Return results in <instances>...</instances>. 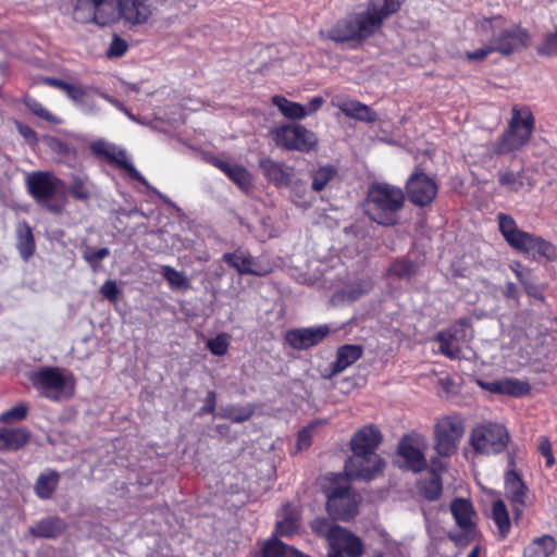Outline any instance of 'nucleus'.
Returning a JSON list of instances; mask_svg holds the SVG:
<instances>
[{
  "mask_svg": "<svg viewBox=\"0 0 557 557\" xmlns=\"http://www.w3.org/2000/svg\"><path fill=\"white\" fill-rule=\"evenodd\" d=\"M404 1L370 0L366 12L350 14L338 21L325 37L336 42L366 39L381 28L384 20L399 10Z\"/></svg>",
  "mask_w": 557,
  "mask_h": 557,
  "instance_id": "1",
  "label": "nucleus"
},
{
  "mask_svg": "<svg viewBox=\"0 0 557 557\" xmlns=\"http://www.w3.org/2000/svg\"><path fill=\"white\" fill-rule=\"evenodd\" d=\"M382 440L381 432L366 425L350 441L354 455L345 463V474L351 480L371 481L383 473L384 460L375 453Z\"/></svg>",
  "mask_w": 557,
  "mask_h": 557,
  "instance_id": "2",
  "label": "nucleus"
},
{
  "mask_svg": "<svg viewBox=\"0 0 557 557\" xmlns=\"http://www.w3.org/2000/svg\"><path fill=\"white\" fill-rule=\"evenodd\" d=\"M25 186L35 202L53 214L67 205L65 183L51 171H34L26 175Z\"/></svg>",
  "mask_w": 557,
  "mask_h": 557,
  "instance_id": "3",
  "label": "nucleus"
},
{
  "mask_svg": "<svg viewBox=\"0 0 557 557\" xmlns=\"http://www.w3.org/2000/svg\"><path fill=\"white\" fill-rule=\"evenodd\" d=\"M405 203V194L398 187L379 183L369 188L366 199V213L380 225L397 223L398 213Z\"/></svg>",
  "mask_w": 557,
  "mask_h": 557,
  "instance_id": "4",
  "label": "nucleus"
},
{
  "mask_svg": "<svg viewBox=\"0 0 557 557\" xmlns=\"http://www.w3.org/2000/svg\"><path fill=\"white\" fill-rule=\"evenodd\" d=\"M534 127L535 120L530 108L527 106H515L506 129L493 145L494 153L504 156L521 150L529 144Z\"/></svg>",
  "mask_w": 557,
  "mask_h": 557,
  "instance_id": "5",
  "label": "nucleus"
},
{
  "mask_svg": "<svg viewBox=\"0 0 557 557\" xmlns=\"http://www.w3.org/2000/svg\"><path fill=\"white\" fill-rule=\"evenodd\" d=\"M498 227L506 243L513 249L532 253L554 261L557 259V247L541 236L520 230L515 219L506 213H498Z\"/></svg>",
  "mask_w": 557,
  "mask_h": 557,
  "instance_id": "6",
  "label": "nucleus"
},
{
  "mask_svg": "<svg viewBox=\"0 0 557 557\" xmlns=\"http://www.w3.org/2000/svg\"><path fill=\"white\" fill-rule=\"evenodd\" d=\"M32 386L41 397L51 401H62L75 393L74 375L59 367H41L28 373Z\"/></svg>",
  "mask_w": 557,
  "mask_h": 557,
  "instance_id": "7",
  "label": "nucleus"
},
{
  "mask_svg": "<svg viewBox=\"0 0 557 557\" xmlns=\"http://www.w3.org/2000/svg\"><path fill=\"white\" fill-rule=\"evenodd\" d=\"M509 434L499 423L478 425L470 434L472 448L480 454L496 455L506 449Z\"/></svg>",
  "mask_w": 557,
  "mask_h": 557,
  "instance_id": "8",
  "label": "nucleus"
},
{
  "mask_svg": "<svg viewBox=\"0 0 557 557\" xmlns=\"http://www.w3.org/2000/svg\"><path fill=\"white\" fill-rule=\"evenodd\" d=\"M465 433V424L459 416H445L434 425V448L440 456H451L458 448Z\"/></svg>",
  "mask_w": 557,
  "mask_h": 557,
  "instance_id": "9",
  "label": "nucleus"
},
{
  "mask_svg": "<svg viewBox=\"0 0 557 557\" xmlns=\"http://www.w3.org/2000/svg\"><path fill=\"white\" fill-rule=\"evenodd\" d=\"M273 140L286 150L310 152L317 148L315 134L300 124H286L273 132Z\"/></svg>",
  "mask_w": 557,
  "mask_h": 557,
  "instance_id": "10",
  "label": "nucleus"
},
{
  "mask_svg": "<svg viewBox=\"0 0 557 557\" xmlns=\"http://www.w3.org/2000/svg\"><path fill=\"white\" fill-rule=\"evenodd\" d=\"M325 494L326 510L334 520L347 521L357 515L361 498L350 486L330 487Z\"/></svg>",
  "mask_w": 557,
  "mask_h": 557,
  "instance_id": "11",
  "label": "nucleus"
},
{
  "mask_svg": "<svg viewBox=\"0 0 557 557\" xmlns=\"http://www.w3.org/2000/svg\"><path fill=\"white\" fill-rule=\"evenodd\" d=\"M425 447L426 443L423 436L419 434L405 435L397 447L398 466L414 473L423 471L426 468Z\"/></svg>",
  "mask_w": 557,
  "mask_h": 557,
  "instance_id": "12",
  "label": "nucleus"
},
{
  "mask_svg": "<svg viewBox=\"0 0 557 557\" xmlns=\"http://www.w3.org/2000/svg\"><path fill=\"white\" fill-rule=\"evenodd\" d=\"M504 491L512 507L513 519L518 521L523 515V508L532 503L529 487L518 472L509 469L504 475Z\"/></svg>",
  "mask_w": 557,
  "mask_h": 557,
  "instance_id": "13",
  "label": "nucleus"
},
{
  "mask_svg": "<svg viewBox=\"0 0 557 557\" xmlns=\"http://www.w3.org/2000/svg\"><path fill=\"white\" fill-rule=\"evenodd\" d=\"M406 189L409 200L419 207L430 205L437 195L436 183L420 171H416L409 176Z\"/></svg>",
  "mask_w": 557,
  "mask_h": 557,
  "instance_id": "14",
  "label": "nucleus"
},
{
  "mask_svg": "<svg viewBox=\"0 0 557 557\" xmlns=\"http://www.w3.org/2000/svg\"><path fill=\"white\" fill-rule=\"evenodd\" d=\"M491 41L496 52L509 55L515 51L527 48L530 45L531 36L521 26L512 25L494 35Z\"/></svg>",
  "mask_w": 557,
  "mask_h": 557,
  "instance_id": "15",
  "label": "nucleus"
},
{
  "mask_svg": "<svg viewBox=\"0 0 557 557\" xmlns=\"http://www.w3.org/2000/svg\"><path fill=\"white\" fill-rule=\"evenodd\" d=\"M330 333L326 324L288 330L285 333V342L294 349L305 350L321 343Z\"/></svg>",
  "mask_w": 557,
  "mask_h": 557,
  "instance_id": "16",
  "label": "nucleus"
},
{
  "mask_svg": "<svg viewBox=\"0 0 557 557\" xmlns=\"http://www.w3.org/2000/svg\"><path fill=\"white\" fill-rule=\"evenodd\" d=\"M110 163H113L124 170L132 180H135L146 186L148 189L153 191L164 203L169 205L172 208L178 210L176 205L171 201L165 195L160 193L158 189L153 188L148 181L141 175L139 171L136 170L132 161L127 157V152L125 149L119 148L113 153L112 158L109 160Z\"/></svg>",
  "mask_w": 557,
  "mask_h": 557,
  "instance_id": "17",
  "label": "nucleus"
},
{
  "mask_svg": "<svg viewBox=\"0 0 557 557\" xmlns=\"http://www.w3.org/2000/svg\"><path fill=\"white\" fill-rule=\"evenodd\" d=\"M329 545L331 548L345 552L349 557H360L363 553L361 540L342 527H336L331 533Z\"/></svg>",
  "mask_w": 557,
  "mask_h": 557,
  "instance_id": "18",
  "label": "nucleus"
},
{
  "mask_svg": "<svg viewBox=\"0 0 557 557\" xmlns=\"http://www.w3.org/2000/svg\"><path fill=\"white\" fill-rule=\"evenodd\" d=\"M265 178L276 187H287L292 184L294 169L271 158L260 160L259 164Z\"/></svg>",
  "mask_w": 557,
  "mask_h": 557,
  "instance_id": "19",
  "label": "nucleus"
},
{
  "mask_svg": "<svg viewBox=\"0 0 557 557\" xmlns=\"http://www.w3.org/2000/svg\"><path fill=\"white\" fill-rule=\"evenodd\" d=\"M491 393L508 395L512 397H523L530 394L531 385L527 381L515 377H505L482 384Z\"/></svg>",
  "mask_w": 557,
  "mask_h": 557,
  "instance_id": "20",
  "label": "nucleus"
},
{
  "mask_svg": "<svg viewBox=\"0 0 557 557\" xmlns=\"http://www.w3.org/2000/svg\"><path fill=\"white\" fill-rule=\"evenodd\" d=\"M211 163L227 175L242 190L247 193L252 187L251 174L243 165L234 164L220 158H212Z\"/></svg>",
  "mask_w": 557,
  "mask_h": 557,
  "instance_id": "21",
  "label": "nucleus"
},
{
  "mask_svg": "<svg viewBox=\"0 0 557 557\" xmlns=\"http://www.w3.org/2000/svg\"><path fill=\"white\" fill-rule=\"evenodd\" d=\"M67 523L58 516H50L36 521L28 532L38 539H57L64 533Z\"/></svg>",
  "mask_w": 557,
  "mask_h": 557,
  "instance_id": "22",
  "label": "nucleus"
},
{
  "mask_svg": "<svg viewBox=\"0 0 557 557\" xmlns=\"http://www.w3.org/2000/svg\"><path fill=\"white\" fill-rule=\"evenodd\" d=\"M119 18L131 24H143L151 15L150 5L146 0H120Z\"/></svg>",
  "mask_w": 557,
  "mask_h": 557,
  "instance_id": "23",
  "label": "nucleus"
},
{
  "mask_svg": "<svg viewBox=\"0 0 557 557\" xmlns=\"http://www.w3.org/2000/svg\"><path fill=\"white\" fill-rule=\"evenodd\" d=\"M299 521L300 516L296 508L289 504L283 505L277 516L273 536H293L298 532Z\"/></svg>",
  "mask_w": 557,
  "mask_h": 557,
  "instance_id": "24",
  "label": "nucleus"
},
{
  "mask_svg": "<svg viewBox=\"0 0 557 557\" xmlns=\"http://www.w3.org/2000/svg\"><path fill=\"white\" fill-rule=\"evenodd\" d=\"M450 511L456 521V524L466 534H470L474 531L473 518L475 512L470 500L465 498L454 499L450 504Z\"/></svg>",
  "mask_w": 557,
  "mask_h": 557,
  "instance_id": "25",
  "label": "nucleus"
},
{
  "mask_svg": "<svg viewBox=\"0 0 557 557\" xmlns=\"http://www.w3.org/2000/svg\"><path fill=\"white\" fill-rule=\"evenodd\" d=\"M223 261L233 267L239 274H252L262 276L265 271L261 270L255 262V259L250 253L236 250L234 252H227L223 255Z\"/></svg>",
  "mask_w": 557,
  "mask_h": 557,
  "instance_id": "26",
  "label": "nucleus"
},
{
  "mask_svg": "<svg viewBox=\"0 0 557 557\" xmlns=\"http://www.w3.org/2000/svg\"><path fill=\"white\" fill-rule=\"evenodd\" d=\"M332 104L338 108L346 116L370 123L376 120V113L357 100L334 98Z\"/></svg>",
  "mask_w": 557,
  "mask_h": 557,
  "instance_id": "27",
  "label": "nucleus"
},
{
  "mask_svg": "<svg viewBox=\"0 0 557 557\" xmlns=\"http://www.w3.org/2000/svg\"><path fill=\"white\" fill-rule=\"evenodd\" d=\"M16 249L24 261H28L35 253L36 243L33 230L27 221H20L16 225Z\"/></svg>",
  "mask_w": 557,
  "mask_h": 557,
  "instance_id": "28",
  "label": "nucleus"
},
{
  "mask_svg": "<svg viewBox=\"0 0 557 557\" xmlns=\"http://www.w3.org/2000/svg\"><path fill=\"white\" fill-rule=\"evenodd\" d=\"M363 348L360 345H344L337 349L336 359L331 364L332 374H338L361 358Z\"/></svg>",
  "mask_w": 557,
  "mask_h": 557,
  "instance_id": "29",
  "label": "nucleus"
},
{
  "mask_svg": "<svg viewBox=\"0 0 557 557\" xmlns=\"http://www.w3.org/2000/svg\"><path fill=\"white\" fill-rule=\"evenodd\" d=\"M30 433L23 428L0 429V450H17L29 440Z\"/></svg>",
  "mask_w": 557,
  "mask_h": 557,
  "instance_id": "30",
  "label": "nucleus"
},
{
  "mask_svg": "<svg viewBox=\"0 0 557 557\" xmlns=\"http://www.w3.org/2000/svg\"><path fill=\"white\" fill-rule=\"evenodd\" d=\"M59 481L60 474L55 470L40 473L34 485L36 496L42 500L50 499L58 487Z\"/></svg>",
  "mask_w": 557,
  "mask_h": 557,
  "instance_id": "31",
  "label": "nucleus"
},
{
  "mask_svg": "<svg viewBox=\"0 0 557 557\" xmlns=\"http://www.w3.org/2000/svg\"><path fill=\"white\" fill-rule=\"evenodd\" d=\"M498 183L511 193L520 191L525 185L530 188L533 186V182L525 175L524 169L519 172L510 170L498 172Z\"/></svg>",
  "mask_w": 557,
  "mask_h": 557,
  "instance_id": "32",
  "label": "nucleus"
},
{
  "mask_svg": "<svg viewBox=\"0 0 557 557\" xmlns=\"http://www.w3.org/2000/svg\"><path fill=\"white\" fill-rule=\"evenodd\" d=\"M371 288H372V284L370 281L359 280L357 282L346 285L344 288L336 292L333 295V301L334 302H339V301L352 302V301L359 299L362 295L369 293Z\"/></svg>",
  "mask_w": 557,
  "mask_h": 557,
  "instance_id": "33",
  "label": "nucleus"
},
{
  "mask_svg": "<svg viewBox=\"0 0 557 557\" xmlns=\"http://www.w3.org/2000/svg\"><path fill=\"white\" fill-rule=\"evenodd\" d=\"M556 549V541L550 535L534 539L523 552V557H549Z\"/></svg>",
  "mask_w": 557,
  "mask_h": 557,
  "instance_id": "34",
  "label": "nucleus"
},
{
  "mask_svg": "<svg viewBox=\"0 0 557 557\" xmlns=\"http://www.w3.org/2000/svg\"><path fill=\"white\" fill-rule=\"evenodd\" d=\"M97 25L106 26L119 20L120 0H95Z\"/></svg>",
  "mask_w": 557,
  "mask_h": 557,
  "instance_id": "35",
  "label": "nucleus"
},
{
  "mask_svg": "<svg viewBox=\"0 0 557 557\" xmlns=\"http://www.w3.org/2000/svg\"><path fill=\"white\" fill-rule=\"evenodd\" d=\"M492 519L497 527L499 537L506 539L510 532V518L504 500L497 499L493 503Z\"/></svg>",
  "mask_w": 557,
  "mask_h": 557,
  "instance_id": "36",
  "label": "nucleus"
},
{
  "mask_svg": "<svg viewBox=\"0 0 557 557\" xmlns=\"http://www.w3.org/2000/svg\"><path fill=\"white\" fill-rule=\"evenodd\" d=\"M272 103L278 109V111L287 119L301 120L307 116L305 106L290 101L283 96H274Z\"/></svg>",
  "mask_w": 557,
  "mask_h": 557,
  "instance_id": "37",
  "label": "nucleus"
},
{
  "mask_svg": "<svg viewBox=\"0 0 557 557\" xmlns=\"http://www.w3.org/2000/svg\"><path fill=\"white\" fill-rule=\"evenodd\" d=\"M96 5L95 0H76L73 18L83 24H97Z\"/></svg>",
  "mask_w": 557,
  "mask_h": 557,
  "instance_id": "38",
  "label": "nucleus"
},
{
  "mask_svg": "<svg viewBox=\"0 0 557 557\" xmlns=\"http://www.w3.org/2000/svg\"><path fill=\"white\" fill-rule=\"evenodd\" d=\"M337 170L333 165H322L311 171V189L315 193L322 191L326 185L335 177Z\"/></svg>",
  "mask_w": 557,
  "mask_h": 557,
  "instance_id": "39",
  "label": "nucleus"
},
{
  "mask_svg": "<svg viewBox=\"0 0 557 557\" xmlns=\"http://www.w3.org/2000/svg\"><path fill=\"white\" fill-rule=\"evenodd\" d=\"M435 339L440 344L438 350L441 354L450 359H456L459 356L460 349L455 344V335L451 332L441 331L436 334Z\"/></svg>",
  "mask_w": 557,
  "mask_h": 557,
  "instance_id": "40",
  "label": "nucleus"
},
{
  "mask_svg": "<svg viewBox=\"0 0 557 557\" xmlns=\"http://www.w3.org/2000/svg\"><path fill=\"white\" fill-rule=\"evenodd\" d=\"M416 271L417 267L412 261L406 259H397L391 263L387 270V274L397 278L409 280L412 275H414Z\"/></svg>",
  "mask_w": 557,
  "mask_h": 557,
  "instance_id": "41",
  "label": "nucleus"
},
{
  "mask_svg": "<svg viewBox=\"0 0 557 557\" xmlns=\"http://www.w3.org/2000/svg\"><path fill=\"white\" fill-rule=\"evenodd\" d=\"M70 193L76 200H88L91 195L88 178L83 175H74L71 181Z\"/></svg>",
  "mask_w": 557,
  "mask_h": 557,
  "instance_id": "42",
  "label": "nucleus"
},
{
  "mask_svg": "<svg viewBox=\"0 0 557 557\" xmlns=\"http://www.w3.org/2000/svg\"><path fill=\"white\" fill-rule=\"evenodd\" d=\"M47 145L51 151L65 159H75L77 154L76 148L70 141L58 137H49Z\"/></svg>",
  "mask_w": 557,
  "mask_h": 557,
  "instance_id": "43",
  "label": "nucleus"
},
{
  "mask_svg": "<svg viewBox=\"0 0 557 557\" xmlns=\"http://www.w3.org/2000/svg\"><path fill=\"white\" fill-rule=\"evenodd\" d=\"M161 274L173 288L187 289L189 287V281L186 275L171 265H162Z\"/></svg>",
  "mask_w": 557,
  "mask_h": 557,
  "instance_id": "44",
  "label": "nucleus"
},
{
  "mask_svg": "<svg viewBox=\"0 0 557 557\" xmlns=\"http://www.w3.org/2000/svg\"><path fill=\"white\" fill-rule=\"evenodd\" d=\"M52 83L53 85L62 87L69 98L72 99L77 107L83 102L88 91H94V94L97 95L95 90L97 89L96 87L82 88L57 79H53Z\"/></svg>",
  "mask_w": 557,
  "mask_h": 557,
  "instance_id": "45",
  "label": "nucleus"
},
{
  "mask_svg": "<svg viewBox=\"0 0 557 557\" xmlns=\"http://www.w3.org/2000/svg\"><path fill=\"white\" fill-rule=\"evenodd\" d=\"M290 186V199L300 208H309L312 205V199L307 196L306 183L301 181L292 182Z\"/></svg>",
  "mask_w": 557,
  "mask_h": 557,
  "instance_id": "46",
  "label": "nucleus"
},
{
  "mask_svg": "<svg viewBox=\"0 0 557 557\" xmlns=\"http://www.w3.org/2000/svg\"><path fill=\"white\" fill-rule=\"evenodd\" d=\"M287 548H289L288 545L272 535L262 546V557H286Z\"/></svg>",
  "mask_w": 557,
  "mask_h": 557,
  "instance_id": "47",
  "label": "nucleus"
},
{
  "mask_svg": "<svg viewBox=\"0 0 557 557\" xmlns=\"http://www.w3.org/2000/svg\"><path fill=\"white\" fill-rule=\"evenodd\" d=\"M26 108L36 116L54 124H59L61 121L51 114L38 100L35 98L25 99Z\"/></svg>",
  "mask_w": 557,
  "mask_h": 557,
  "instance_id": "48",
  "label": "nucleus"
},
{
  "mask_svg": "<svg viewBox=\"0 0 557 557\" xmlns=\"http://www.w3.org/2000/svg\"><path fill=\"white\" fill-rule=\"evenodd\" d=\"M536 51L540 55L545 57L557 54V27L544 36L542 42L536 47Z\"/></svg>",
  "mask_w": 557,
  "mask_h": 557,
  "instance_id": "49",
  "label": "nucleus"
},
{
  "mask_svg": "<svg viewBox=\"0 0 557 557\" xmlns=\"http://www.w3.org/2000/svg\"><path fill=\"white\" fill-rule=\"evenodd\" d=\"M423 496L428 500H435L442 494V482L438 475L433 474L421 487Z\"/></svg>",
  "mask_w": 557,
  "mask_h": 557,
  "instance_id": "50",
  "label": "nucleus"
},
{
  "mask_svg": "<svg viewBox=\"0 0 557 557\" xmlns=\"http://www.w3.org/2000/svg\"><path fill=\"white\" fill-rule=\"evenodd\" d=\"M207 347L214 356H224L228 349L227 335L224 333L218 334L215 337L207 342Z\"/></svg>",
  "mask_w": 557,
  "mask_h": 557,
  "instance_id": "51",
  "label": "nucleus"
},
{
  "mask_svg": "<svg viewBox=\"0 0 557 557\" xmlns=\"http://www.w3.org/2000/svg\"><path fill=\"white\" fill-rule=\"evenodd\" d=\"M338 527L337 524L332 523L325 518H317L311 522L312 531L330 541L331 533Z\"/></svg>",
  "mask_w": 557,
  "mask_h": 557,
  "instance_id": "52",
  "label": "nucleus"
},
{
  "mask_svg": "<svg viewBox=\"0 0 557 557\" xmlns=\"http://www.w3.org/2000/svg\"><path fill=\"white\" fill-rule=\"evenodd\" d=\"M27 411L28 407L25 404H17L8 411L3 412L0 417V420L4 423L22 421L26 418Z\"/></svg>",
  "mask_w": 557,
  "mask_h": 557,
  "instance_id": "53",
  "label": "nucleus"
},
{
  "mask_svg": "<svg viewBox=\"0 0 557 557\" xmlns=\"http://www.w3.org/2000/svg\"><path fill=\"white\" fill-rule=\"evenodd\" d=\"M100 293L107 300L115 304L121 294V289L114 280H107L100 287Z\"/></svg>",
  "mask_w": 557,
  "mask_h": 557,
  "instance_id": "54",
  "label": "nucleus"
},
{
  "mask_svg": "<svg viewBox=\"0 0 557 557\" xmlns=\"http://www.w3.org/2000/svg\"><path fill=\"white\" fill-rule=\"evenodd\" d=\"M127 42L122 39L121 37L119 36H114L108 50H107V55L108 58H120L122 55H124L127 51Z\"/></svg>",
  "mask_w": 557,
  "mask_h": 557,
  "instance_id": "55",
  "label": "nucleus"
},
{
  "mask_svg": "<svg viewBox=\"0 0 557 557\" xmlns=\"http://www.w3.org/2000/svg\"><path fill=\"white\" fill-rule=\"evenodd\" d=\"M95 90L97 91V95L99 97H101L102 99H104L106 101L111 103L113 107H115L119 111L124 113L131 121L136 122V123L139 122L138 119L134 114H132L121 101H119L117 99L113 98L112 96L101 91L100 89H95Z\"/></svg>",
  "mask_w": 557,
  "mask_h": 557,
  "instance_id": "56",
  "label": "nucleus"
},
{
  "mask_svg": "<svg viewBox=\"0 0 557 557\" xmlns=\"http://www.w3.org/2000/svg\"><path fill=\"white\" fill-rule=\"evenodd\" d=\"M539 451L546 459V467L550 468L555 463V458L552 450V444L548 437L542 436L539 441Z\"/></svg>",
  "mask_w": 557,
  "mask_h": 557,
  "instance_id": "57",
  "label": "nucleus"
},
{
  "mask_svg": "<svg viewBox=\"0 0 557 557\" xmlns=\"http://www.w3.org/2000/svg\"><path fill=\"white\" fill-rule=\"evenodd\" d=\"M91 92L92 91H88V94L85 97V99L83 100V102L78 106V109L83 113L88 114V115H95V114L99 113V111H100V108L96 103V100L94 99Z\"/></svg>",
  "mask_w": 557,
  "mask_h": 557,
  "instance_id": "58",
  "label": "nucleus"
},
{
  "mask_svg": "<svg viewBox=\"0 0 557 557\" xmlns=\"http://www.w3.org/2000/svg\"><path fill=\"white\" fill-rule=\"evenodd\" d=\"M492 52H496L492 41L484 47H481L474 51L467 52V59L471 61H482L487 58Z\"/></svg>",
  "mask_w": 557,
  "mask_h": 557,
  "instance_id": "59",
  "label": "nucleus"
},
{
  "mask_svg": "<svg viewBox=\"0 0 557 557\" xmlns=\"http://www.w3.org/2000/svg\"><path fill=\"white\" fill-rule=\"evenodd\" d=\"M16 128L20 135L30 145L37 144V134L36 132L28 125L23 124L21 122H16Z\"/></svg>",
  "mask_w": 557,
  "mask_h": 557,
  "instance_id": "60",
  "label": "nucleus"
},
{
  "mask_svg": "<svg viewBox=\"0 0 557 557\" xmlns=\"http://www.w3.org/2000/svg\"><path fill=\"white\" fill-rule=\"evenodd\" d=\"M110 255L108 248H100L97 250H87L84 252V259L89 263L94 264L96 261H101Z\"/></svg>",
  "mask_w": 557,
  "mask_h": 557,
  "instance_id": "61",
  "label": "nucleus"
},
{
  "mask_svg": "<svg viewBox=\"0 0 557 557\" xmlns=\"http://www.w3.org/2000/svg\"><path fill=\"white\" fill-rule=\"evenodd\" d=\"M313 428V424L308 425L307 428L302 429L298 433L297 437V448L299 450L305 449L310 446L311 444V429Z\"/></svg>",
  "mask_w": 557,
  "mask_h": 557,
  "instance_id": "62",
  "label": "nucleus"
},
{
  "mask_svg": "<svg viewBox=\"0 0 557 557\" xmlns=\"http://www.w3.org/2000/svg\"><path fill=\"white\" fill-rule=\"evenodd\" d=\"M216 408V394L214 391H209L205 398V405L201 407V413H213Z\"/></svg>",
  "mask_w": 557,
  "mask_h": 557,
  "instance_id": "63",
  "label": "nucleus"
},
{
  "mask_svg": "<svg viewBox=\"0 0 557 557\" xmlns=\"http://www.w3.org/2000/svg\"><path fill=\"white\" fill-rule=\"evenodd\" d=\"M111 143H108L103 139H98L96 141H92L89 146L90 151L96 157H104L108 152V149L110 147Z\"/></svg>",
  "mask_w": 557,
  "mask_h": 557,
  "instance_id": "64",
  "label": "nucleus"
}]
</instances>
